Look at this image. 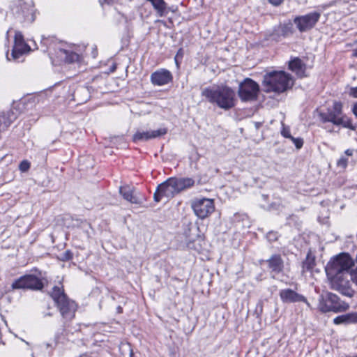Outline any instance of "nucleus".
Wrapping results in <instances>:
<instances>
[{"instance_id":"nucleus-1","label":"nucleus","mask_w":357,"mask_h":357,"mask_svg":"<svg viewBox=\"0 0 357 357\" xmlns=\"http://www.w3.org/2000/svg\"><path fill=\"white\" fill-rule=\"evenodd\" d=\"M202 96L211 103H215L224 109H229L235 105V92L226 86L205 88L202 91Z\"/></svg>"},{"instance_id":"nucleus-2","label":"nucleus","mask_w":357,"mask_h":357,"mask_svg":"<svg viewBox=\"0 0 357 357\" xmlns=\"http://www.w3.org/2000/svg\"><path fill=\"white\" fill-rule=\"evenodd\" d=\"M293 84L291 76L284 71H272L264 76L263 87L266 92L282 93Z\"/></svg>"},{"instance_id":"nucleus-3","label":"nucleus","mask_w":357,"mask_h":357,"mask_svg":"<svg viewBox=\"0 0 357 357\" xmlns=\"http://www.w3.org/2000/svg\"><path fill=\"white\" fill-rule=\"evenodd\" d=\"M50 296L63 319L67 321L72 320L77 310V305L64 293L63 286L61 284L54 286L50 292Z\"/></svg>"},{"instance_id":"nucleus-4","label":"nucleus","mask_w":357,"mask_h":357,"mask_svg":"<svg viewBox=\"0 0 357 357\" xmlns=\"http://www.w3.org/2000/svg\"><path fill=\"white\" fill-rule=\"evenodd\" d=\"M354 266L352 258L346 253H342L330 261L326 267L327 275L349 274V270Z\"/></svg>"},{"instance_id":"nucleus-5","label":"nucleus","mask_w":357,"mask_h":357,"mask_svg":"<svg viewBox=\"0 0 357 357\" xmlns=\"http://www.w3.org/2000/svg\"><path fill=\"white\" fill-rule=\"evenodd\" d=\"M320 310L324 312H340L348 310L349 305L342 301L340 298L333 293H327L325 298L319 304Z\"/></svg>"},{"instance_id":"nucleus-6","label":"nucleus","mask_w":357,"mask_h":357,"mask_svg":"<svg viewBox=\"0 0 357 357\" xmlns=\"http://www.w3.org/2000/svg\"><path fill=\"white\" fill-rule=\"evenodd\" d=\"M195 214L200 219L209 216L215 210L214 202L211 199H195L191 203Z\"/></svg>"},{"instance_id":"nucleus-7","label":"nucleus","mask_w":357,"mask_h":357,"mask_svg":"<svg viewBox=\"0 0 357 357\" xmlns=\"http://www.w3.org/2000/svg\"><path fill=\"white\" fill-rule=\"evenodd\" d=\"M347 275L348 274L340 273V275H328V277L330 279L331 286L333 289L351 298L353 296L354 291L350 287Z\"/></svg>"},{"instance_id":"nucleus-8","label":"nucleus","mask_w":357,"mask_h":357,"mask_svg":"<svg viewBox=\"0 0 357 357\" xmlns=\"http://www.w3.org/2000/svg\"><path fill=\"white\" fill-rule=\"evenodd\" d=\"M321 13L312 12L304 15L297 16L294 22L300 32H306L312 29L319 20Z\"/></svg>"},{"instance_id":"nucleus-9","label":"nucleus","mask_w":357,"mask_h":357,"mask_svg":"<svg viewBox=\"0 0 357 357\" xmlns=\"http://www.w3.org/2000/svg\"><path fill=\"white\" fill-rule=\"evenodd\" d=\"M13 289H30L40 290L43 287L42 281L33 275H25L16 280L11 285Z\"/></svg>"},{"instance_id":"nucleus-10","label":"nucleus","mask_w":357,"mask_h":357,"mask_svg":"<svg viewBox=\"0 0 357 357\" xmlns=\"http://www.w3.org/2000/svg\"><path fill=\"white\" fill-rule=\"evenodd\" d=\"M259 85L251 79H245L239 85L238 96L243 101H250L256 99L259 91Z\"/></svg>"},{"instance_id":"nucleus-11","label":"nucleus","mask_w":357,"mask_h":357,"mask_svg":"<svg viewBox=\"0 0 357 357\" xmlns=\"http://www.w3.org/2000/svg\"><path fill=\"white\" fill-rule=\"evenodd\" d=\"M174 186L173 178H169L160 184L153 195L155 202H159L163 197L168 199L174 197L178 194L176 187Z\"/></svg>"},{"instance_id":"nucleus-12","label":"nucleus","mask_w":357,"mask_h":357,"mask_svg":"<svg viewBox=\"0 0 357 357\" xmlns=\"http://www.w3.org/2000/svg\"><path fill=\"white\" fill-rule=\"evenodd\" d=\"M74 47H59L56 50L55 57L58 62L74 63L79 60V54L74 50ZM56 61L53 60V62Z\"/></svg>"},{"instance_id":"nucleus-13","label":"nucleus","mask_w":357,"mask_h":357,"mask_svg":"<svg viewBox=\"0 0 357 357\" xmlns=\"http://www.w3.org/2000/svg\"><path fill=\"white\" fill-rule=\"evenodd\" d=\"M30 47L24 42L23 36L20 32L16 31L14 37V45L12 50L11 56L13 59H19L22 54L29 52Z\"/></svg>"},{"instance_id":"nucleus-14","label":"nucleus","mask_w":357,"mask_h":357,"mask_svg":"<svg viewBox=\"0 0 357 357\" xmlns=\"http://www.w3.org/2000/svg\"><path fill=\"white\" fill-rule=\"evenodd\" d=\"M167 129L165 128H160L155 130H138L134 134L132 139L135 142L139 141H148L165 135Z\"/></svg>"},{"instance_id":"nucleus-15","label":"nucleus","mask_w":357,"mask_h":357,"mask_svg":"<svg viewBox=\"0 0 357 357\" xmlns=\"http://www.w3.org/2000/svg\"><path fill=\"white\" fill-rule=\"evenodd\" d=\"M190 234H196V237L187 241V247L190 250L201 252L204 250L206 243L204 236L199 234V227L190 229Z\"/></svg>"},{"instance_id":"nucleus-16","label":"nucleus","mask_w":357,"mask_h":357,"mask_svg":"<svg viewBox=\"0 0 357 357\" xmlns=\"http://www.w3.org/2000/svg\"><path fill=\"white\" fill-rule=\"evenodd\" d=\"M172 76L171 73L165 69H160L151 75V81L153 85L163 86L171 82Z\"/></svg>"},{"instance_id":"nucleus-17","label":"nucleus","mask_w":357,"mask_h":357,"mask_svg":"<svg viewBox=\"0 0 357 357\" xmlns=\"http://www.w3.org/2000/svg\"><path fill=\"white\" fill-rule=\"evenodd\" d=\"M280 297L283 303H307V300L305 296L298 294L291 289H282L280 291Z\"/></svg>"},{"instance_id":"nucleus-18","label":"nucleus","mask_w":357,"mask_h":357,"mask_svg":"<svg viewBox=\"0 0 357 357\" xmlns=\"http://www.w3.org/2000/svg\"><path fill=\"white\" fill-rule=\"evenodd\" d=\"M119 192L124 199L132 204H140L142 203L134 187L128 185L121 186L119 188Z\"/></svg>"},{"instance_id":"nucleus-19","label":"nucleus","mask_w":357,"mask_h":357,"mask_svg":"<svg viewBox=\"0 0 357 357\" xmlns=\"http://www.w3.org/2000/svg\"><path fill=\"white\" fill-rule=\"evenodd\" d=\"M172 178L178 193L190 188L195 185V181L191 178Z\"/></svg>"},{"instance_id":"nucleus-20","label":"nucleus","mask_w":357,"mask_h":357,"mask_svg":"<svg viewBox=\"0 0 357 357\" xmlns=\"http://www.w3.org/2000/svg\"><path fill=\"white\" fill-rule=\"evenodd\" d=\"M328 121L332 122L335 125H342L344 128H349L351 130H354L355 126L353 125L350 119L345 116H333L332 118H329L327 119Z\"/></svg>"},{"instance_id":"nucleus-21","label":"nucleus","mask_w":357,"mask_h":357,"mask_svg":"<svg viewBox=\"0 0 357 357\" xmlns=\"http://www.w3.org/2000/svg\"><path fill=\"white\" fill-rule=\"evenodd\" d=\"M289 69L294 72L298 77H302L305 76V67L300 59L296 58L291 60L289 62Z\"/></svg>"},{"instance_id":"nucleus-22","label":"nucleus","mask_w":357,"mask_h":357,"mask_svg":"<svg viewBox=\"0 0 357 357\" xmlns=\"http://www.w3.org/2000/svg\"><path fill=\"white\" fill-rule=\"evenodd\" d=\"M268 267L275 273H280L283 268V261L280 255H273L268 261Z\"/></svg>"},{"instance_id":"nucleus-23","label":"nucleus","mask_w":357,"mask_h":357,"mask_svg":"<svg viewBox=\"0 0 357 357\" xmlns=\"http://www.w3.org/2000/svg\"><path fill=\"white\" fill-rule=\"evenodd\" d=\"M351 321H357V314H343L333 319V323L337 325Z\"/></svg>"},{"instance_id":"nucleus-24","label":"nucleus","mask_w":357,"mask_h":357,"mask_svg":"<svg viewBox=\"0 0 357 357\" xmlns=\"http://www.w3.org/2000/svg\"><path fill=\"white\" fill-rule=\"evenodd\" d=\"M342 109V106L340 102H334L333 111L329 112L328 119L332 118V116H335V115L341 116Z\"/></svg>"},{"instance_id":"nucleus-25","label":"nucleus","mask_w":357,"mask_h":357,"mask_svg":"<svg viewBox=\"0 0 357 357\" xmlns=\"http://www.w3.org/2000/svg\"><path fill=\"white\" fill-rule=\"evenodd\" d=\"M314 259L311 257L309 255L307 256L306 259L303 263V270L305 271H311L314 266Z\"/></svg>"},{"instance_id":"nucleus-26","label":"nucleus","mask_w":357,"mask_h":357,"mask_svg":"<svg viewBox=\"0 0 357 357\" xmlns=\"http://www.w3.org/2000/svg\"><path fill=\"white\" fill-rule=\"evenodd\" d=\"M12 122L11 119L6 120L5 114L0 116V132L4 130Z\"/></svg>"},{"instance_id":"nucleus-27","label":"nucleus","mask_w":357,"mask_h":357,"mask_svg":"<svg viewBox=\"0 0 357 357\" xmlns=\"http://www.w3.org/2000/svg\"><path fill=\"white\" fill-rule=\"evenodd\" d=\"M297 149H300L303 145V139L301 137L295 138L293 136L290 138Z\"/></svg>"},{"instance_id":"nucleus-28","label":"nucleus","mask_w":357,"mask_h":357,"mask_svg":"<svg viewBox=\"0 0 357 357\" xmlns=\"http://www.w3.org/2000/svg\"><path fill=\"white\" fill-rule=\"evenodd\" d=\"M282 127L281 135L285 138L290 139L292 137L290 133V128L288 126H285L284 123H282Z\"/></svg>"},{"instance_id":"nucleus-29","label":"nucleus","mask_w":357,"mask_h":357,"mask_svg":"<svg viewBox=\"0 0 357 357\" xmlns=\"http://www.w3.org/2000/svg\"><path fill=\"white\" fill-rule=\"evenodd\" d=\"M30 168V162L27 160H23L20 162L19 165V169L21 172H25L29 170Z\"/></svg>"},{"instance_id":"nucleus-30","label":"nucleus","mask_w":357,"mask_h":357,"mask_svg":"<svg viewBox=\"0 0 357 357\" xmlns=\"http://www.w3.org/2000/svg\"><path fill=\"white\" fill-rule=\"evenodd\" d=\"M337 165L341 168H345L347 165V160L344 158H340L337 162Z\"/></svg>"},{"instance_id":"nucleus-31","label":"nucleus","mask_w":357,"mask_h":357,"mask_svg":"<svg viewBox=\"0 0 357 357\" xmlns=\"http://www.w3.org/2000/svg\"><path fill=\"white\" fill-rule=\"evenodd\" d=\"M350 277L353 282L357 285V271H351Z\"/></svg>"},{"instance_id":"nucleus-32","label":"nucleus","mask_w":357,"mask_h":357,"mask_svg":"<svg viewBox=\"0 0 357 357\" xmlns=\"http://www.w3.org/2000/svg\"><path fill=\"white\" fill-rule=\"evenodd\" d=\"M267 238L269 241H275L277 239V235H276V234H274L273 232L269 233L267 234Z\"/></svg>"},{"instance_id":"nucleus-33","label":"nucleus","mask_w":357,"mask_h":357,"mask_svg":"<svg viewBox=\"0 0 357 357\" xmlns=\"http://www.w3.org/2000/svg\"><path fill=\"white\" fill-rule=\"evenodd\" d=\"M283 1L284 0H268L270 3L275 6L280 5Z\"/></svg>"},{"instance_id":"nucleus-34","label":"nucleus","mask_w":357,"mask_h":357,"mask_svg":"<svg viewBox=\"0 0 357 357\" xmlns=\"http://www.w3.org/2000/svg\"><path fill=\"white\" fill-rule=\"evenodd\" d=\"M350 94L357 98V86L354 88H351L350 91Z\"/></svg>"},{"instance_id":"nucleus-35","label":"nucleus","mask_w":357,"mask_h":357,"mask_svg":"<svg viewBox=\"0 0 357 357\" xmlns=\"http://www.w3.org/2000/svg\"><path fill=\"white\" fill-rule=\"evenodd\" d=\"M179 56H182V50H181V49H180V50L178 51V52H177V54H176V56H175V61H176V63H177V59H178V57Z\"/></svg>"},{"instance_id":"nucleus-36","label":"nucleus","mask_w":357,"mask_h":357,"mask_svg":"<svg viewBox=\"0 0 357 357\" xmlns=\"http://www.w3.org/2000/svg\"><path fill=\"white\" fill-rule=\"evenodd\" d=\"M353 112L356 115V116L357 117V103L354 105Z\"/></svg>"},{"instance_id":"nucleus-37","label":"nucleus","mask_w":357,"mask_h":357,"mask_svg":"<svg viewBox=\"0 0 357 357\" xmlns=\"http://www.w3.org/2000/svg\"><path fill=\"white\" fill-rule=\"evenodd\" d=\"M345 153H346L347 155H352V151H351V150L348 149V150H347V151H345Z\"/></svg>"},{"instance_id":"nucleus-38","label":"nucleus","mask_w":357,"mask_h":357,"mask_svg":"<svg viewBox=\"0 0 357 357\" xmlns=\"http://www.w3.org/2000/svg\"><path fill=\"white\" fill-rule=\"evenodd\" d=\"M353 55H354V56L357 57V50H355L354 51Z\"/></svg>"},{"instance_id":"nucleus-39","label":"nucleus","mask_w":357,"mask_h":357,"mask_svg":"<svg viewBox=\"0 0 357 357\" xmlns=\"http://www.w3.org/2000/svg\"><path fill=\"white\" fill-rule=\"evenodd\" d=\"M7 56L8 60H10V59L8 57V54H7V56Z\"/></svg>"},{"instance_id":"nucleus-40","label":"nucleus","mask_w":357,"mask_h":357,"mask_svg":"<svg viewBox=\"0 0 357 357\" xmlns=\"http://www.w3.org/2000/svg\"><path fill=\"white\" fill-rule=\"evenodd\" d=\"M46 346H47V347H50V344H48V343H47V344H46Z\"/></svg>"}]
</instances>
